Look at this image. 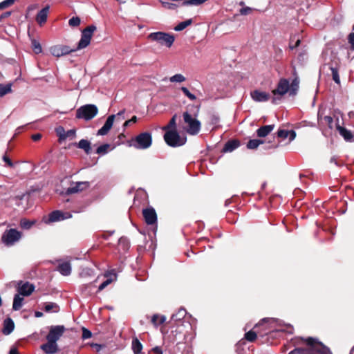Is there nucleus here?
<instances>
[{
  "instance_id": "f257e3e1",
  "label": "nucleus",
  "mask_w": 354,
  "mask_h": 354,
  "mask_svg": "<svg viewBox=\"0 0 354 354\" xmlns=\"http://www.w3.org/2000/svg\"><path fill=\"white\" fill-rule=\"evenodd\" d=\"M49 331L46 337L47 342L40 346V348L45 354H55L59 351L57 342L60 339L66 331L63 325L50 326Z\"/></svg>"
},
{
  "instance_id": "f03ea898",
  "label": "nucleus",
  "mask_w": 354,
  "mask_h": 354,
  "mask_svg": "<svg viewBox=\"0 0 354 354\" xmlns=\"http://www.w3.org/2000/svg\"><path fill=\"white\" fill-rule=\"evenodd\" d=\"M301 341L305 344V346L295 348L288 354H332L328 348L316 339L301 338Z\"/></svg>"
},
{
  "instance_id": "7ed1b4c3",
  "label": "nucleus",
  "mask_w": 354,
  "mask_h": 354,
  "mask_svg": "<svg viewBox=\"0 0 354 354\" xmlns=\"http://www.w3.org/2000/svg\"><path fill=\"white\" fill-rule=\"evenodd\" d=\"M198 113V109L196 112L193 113L187 111L183 113V121L186 126L184 129L190 135H196L201 130V124L199 120H197V115Z\"/></svg>"
},
{
  "instance_id": "20e7f679",
  "label": "nucleus",
  "mask_w": 354,
  "mask_h": 354,
  "mask_svg": "<svg viewBox=\"0 0 354 354\" xmlns=\"http://www.w3.org/2000/svg\"><path fill=\"white\" fill-rule=\"evenodd\" d=\"M290 93V81L286 78H281L277 85L275 89L272 91L273 97L271 98V102L274 104L282 99L287 93Z\"/></svg>"
},
{
  "instance_id": "39448f33",
  "label": "nucleus",
  "mask_w": 354,
  "mask_h": 354,
  "mask_svg": "<svg viewBox=\"0 0 354 354\" xmlns=\"http://www.w3.org/2000/svg\"><path fill=\"white\" fill-rule=\"evenodd\" d=\"M152 144V136L149 132H143L138 134L131 141V145L138 149H146Z\"/></svg>"
},
{
  "instance_id": "423d86ee",
  "label": "nucleus",
  "mask_w": 354,
  "mask_h": 354,
  "mask_svg": "<svg viewBox=\"0 0 354 354\" xmlns=\"http://www.w3.org/2000/svg\"><path fill=\"white\" fill-rule=\"evenodd\" d=\"M98 113V109L95 104H85L81 106L76 111V118L88 121L95 118Z\"/></svg>"
},
{
  "instance_id": "0eeeda50",
  "label": "nucleus",
  "mask_w": 354,
  "mask_h": 354,
  "mask_svg": "<svg viewBox=\"0 0 354 354\" xmlns=\"http://www.w3.org/2000/svg\"><path fill=\"white\" fill-rule=\"evenodd\" d=\"M147 38L151 41H156L168 48H170L173 45L175 40V37L173 35L164 32H151L147 36Z\"/></svg>"
},
{
  "instance_id": "6e6552de",
  "label": "nucleus",
  "mask_w": 354,
  "mask_h": 354,
  "mask_svg": "<svg viewBox=\"0 0 354 354\" xmlns=\"http://www.w3.org/2000/svg\"><path fill=\"white\" fill-rule=\"evenodd\" d=\"M164 140L169 146L177 147L185 145L187 138L180 136L176 130H168L164 135Z\"/></svg>"
},
{
  "instance_id": "1a4fd4ad",
  "label": "nucleus",
  "mask_w": 354,
  "mask_h": 354,
  "mask_svg": "<svg viewBox=\"0 0 354 354\" xmlns=\"http://www.w3.org/2000/svg\"><path fill=\"white\" fill-rule=\"evenodd\" d=\"M21 238V232L16 229H10L6 230L2 236L1 241L6 246H12L18 242Z\"/></svg>"
},
{
  "instance_id": "9d476101",
  "label": "nucleus",
  "mask_w": 354,
  "mask_h": 354,
  "mask_svg": "<svg viewBox=\"0 0 354 354\" xmlns=\"http://www.w3.org/2000/svg\"><path fill=\"white\" fill-rule=\"evenodd\" d=\"M96 29L95 26L91 25L82 31L81 39L78 42L76 50L84 48L90 44L93 34Z\"/></svg>"
},
{
  "instance_id": "9b49d317",
  "label": "nucleus",
  "mask_w": 354,
  "mask_h": 354,
  "mask_svg": "<svg viewBox=\"0 0 354 354\" xmlns=\"http://www.w3.org/2000/svg\"><path fill=\"white\" fill-rule=\"evenodd\" d=\"M90 186L88 181L72 182L70 187L66 189V194H72L80 192L86 189Z\"/></svg>"
},
{
  "instance_id": "f8f14e48",
  "label": "nucleus",
  "mask_w": 354,
  "mask_h": 354,
  "mask_svg": "<svg viewBox=\"0 0 354 354\" xmlns=\"http://www.w3.org/2000/svg\"><path fill=\"white\" fill-rule=\"evenodd\" d=\"M50 53L55 57H62L75 51L76 49H71L68 46L56 45L50 48Z\"/></svg>"
},
{
  "instance_id": "ddd939ff",
  "label": "nucleus",
  "mask_w": 354,
  "mask_h": 354,
  "mask_svg": "<svg viewBox=\"0 0 354 354\" xmlns=\"http://www.w3.org/2000/svg\"><path fill=\"white\" fill-rule=\"evenodd\" d=\"M143 217L147 225H153L157 223V214L153 207H148L142 210Z\"/></svg>"
},
{
  "instance_id": "4468645a",
  "label": "nucleus",
  "mask_w": 354,
  "mask_h": 354,
  "mask_svg": "<svg viewBox=\"0 0 354 354\" xmlns=\"http://www.w3.org/2000/svg\"><path fill=\"white\" fill-rule=\"evenodd\" d=\"M71 217V214L70 213H63L61 211L55 210L52 212L48 215V221H46V223H53V222H57L59 221L64 220L66 218H68Z\"/></svg>"
},
{
  "instance_id": "2eb2a0df",
  "label": "nucleus",
  "mask_w": 354,
  "mask_h": 354,
  "mask_svg": "<svg viewBox=\"0 0 354 354\" xmlns=\"http://www.w3.org/2000/svg\"><path fill=\"white\" fill-rule=\"evenodd\" d=\"M252 99L257 102H267L270 98V95L265 91L254 90L250 93Z\"/></svg>"
},
{
  "instance_id": "dca6fc26",
  "label": "nucleus",
  "mask_w": 354,
  "mask_h": 354,
  "mask_svg": "<svg viewBox=\"0 0 354 354\" xmlns=\"http://www.w3.org/2000/svg\"><path fill=\"white\" fill-rule=\"evenodd\" d=\"M115 117H116V115H109L107 118V119H106L105 123L104 124V125L102 126V127L100 128L97 131V135H98V136L106 135L108 133V132L110 131V129H111L113 122L115 119Z\"/></svg>"
},
{
  "instance_id": "f3484780",
  "label": "nucleus",
  "mask_w": 354,
  "mask_h": 354,
  "mask_svg": "<svg viewBox=\"0 0 354 354\" xmlns=\"http://www.w3.org/2000/svg\"><path fill=\"white\" fill-rule=\"evenodd\" d=\"M34 290H35L34 285H32L28 282H26V283H23L21 286H19L18 287V292L19 295H21L22 296L30 295L32 293V292L34 291Z\"/></svg>"
},
{
  "instance_id": "a211bd4d",
  "label": "nucleus",
  "mask_w": 354,
  "mask_h": 354,
  "mask_svg": "<svg viewBox=\"0 0 354 354\" xmlns=\"http://www.w3.org/2000/svg\"><path fill=\"white\" fill-rule=\"evenodd\" d=\"M337 130L339 133L344 138V139L347 142H353L354 141V135L353 133L348 130L347 129L341 127L340 125H337Z\"/></svg>"
},
{
  "instance_id": "6ab92c4d",
  "label": "nucleus",
  "mask_w": 354,
  "mask_h": 354,
  "mask_svg": "<svg viewBox=\"0 0 354 354\" xmlns=\"http://www.w3.org/2000/svg\"><path fill=\"white\" fill-rule=\"evenodd\" d=\"M49 6H46L37 13L36 16V21L40 26L46 23L49 12Z\"/></svg>"
},
{
  "instance_id": "aec40b11",
  "label": "nucleus",
  "mask_w": 354,
  "mask_h": 354,
  "mask_svg": "<svg viewBox=\"0 0 354 354\" xmlns=\"http://www.w3.org/2000/svg\"><path fill=\"white\" fill-rule=\"evenodd\" d=\"M57 270L64 276H68L71 273V265L68 261L59 263Z\"/></svg>"
},
{
  "instance_id": "412c9836",
  "label": "nucleus",
  "mask_w": 354,
  "mask_h": 354,
  "mask_svg": "<svg viewBox=\"0 0 354 354\" xmlns=\"http://www.w3.org/2000/svg\"><path fill=\"white\" fill-rule=\"evenodd\" d=\"M187 311L185 308H180L178 312L173 314L171 316V321L178 324V322H181L187 319Z\"/></svg>"
},
{
  "instance_id": "4be33fe9",
  "label": "nucleus",
  "mask_w": 354,
  "mask_h": 354,
  "mask_svg": "<svg viewBox=\"0 0 354 354\" xmlns=\"http://www.w3.org/2000/svg\"><path fill=\"white\" fill-rule=\"evenodd\" d=\"M274 128V124L265 125L257 130V135L259 137L264 138L267 136Z\"/></svg>"
},
{
  "instance_id": "5701e85b",
  "label": "nucleus",
  "mask_w": 354,
  "mask_h": 354,
  "mask_svg": "<svg viewBox=\"0 0 354 354\" xmlns=\"http://www.w3.org/2000/svg\"><path fill=\"white\" fill-rule=\"evenodd\" d=\"M277 136L283 140L289 138L290 141L293 140L296 137V133L294 131H288L285 129H280L277 131Z\"/></svg>"
},
{
  "instance_id": "b1692460",
  "label": "nucleus",
  "mask_w": 354,
  "mask_h": 354,
  "mask_svg": "<svg viewBox=\"0 0 354 354\" xmlns=\"http://www.w3.org/2000/svg\"><path fill=\"white\" fill-rule=\"evenodd\" d=\"M15 328V324L12 319L7 318L3 321V333L4 335H9L12 332Z\"/></svg>"
},
{
  "instance_id": "393cba45",
  "label": "nucleus",
  "mask_w": 354,
  "mask_h": 354,
  "mask_svg": "<svg viewBox=\"0 0 354 354\" xmlns=\"http://www.w3.org/2000/svg\"><path fill=\"white\" fill-rule=\"evenodd\" d=\"M77 147L83 149L86 154H89L91 150L90 142L85 139L80 140L77 144Z\"/></svg>"
},
{
  "instance_id": "a878e982",
  "label": "nucleus",
  "mask_w": 354,
  "mask_h": 354,
  "mask_svg": "<svg viewBox=\"0 0 354 354\" xmlns=\"http://www.w3.org/2000/svg\"><path fill=\"white\" fill-rule=\"evenodd\" d=\"M239 146V142L236 140H230L226 142L224 146L223 151L230 152L236 149Z\"/></svg>"
},
{
  "instance_id": "bb28decb",
  "label": "nucleus",
  "mask_w": 354,
  "mask_h": 354,
  "mask_svg": "<svg viewBox=\"0 0 354 354\" xmlns=\"http://www.w3.org/2000/svg\"><path fill=\"white\" fill-rule=\"evenodd\" d=\"M21 295L17 294L14 297L12 308L14 310H19L23 305L24 298L20 297Z\"/></svg>"
},
{
  "instance_id": "cd10ccee",
  "label": "nucleus",
  "mask_w": 354,
  "mask_h": 354,
  "mask_svg": "<svg viewBox=\"0 0 354 354\" xmlns=\"http://www.w3.org/2000/svg\"><path fill=\"white\" fill-rule=\"evenodd\" d=\"M131 346L134 354H140L141 353L142 345L137 337L133 339Z\"/></svg>"
},
{
  "instance_id": "c85d7f7f",
  "label": "nucleus",
  "mask_w": 354,
  "mask_h": 354,
  "mask_svg": "<svg viewBox=\"0 0 354 354\" xmlns=\"http://www.w3.org/2000/svg\"><path fill=\"white\" fill-rule=\"evenodd\" d=\"M44 309L46 313H57L59 310V306L53 302L45 304Z\"/></svg>"
},
{
  "instance_id": "c756f323",
  "label": "nucleus",
  "mask_w": 354,
  "mask_h": 354,
  "mask_svg": "<svg viewBox=\"0 0 354 354\" xmlns=\"http://www.w3.org/2000/svg\"><path fill=\"white\" fill-rule=\"evenodd\" d=\"M166 320V317L163 315L160 316L159 315H153L151 317V323L154 325V326L158 327L162 323H164Z\"/></svg>"
},
{
  "instance_id": "7c9ffc66",
  "label": "nucleus",
  "mask_w": 354,
  "mask_h": 354,
  "mask_svg": "<svg viewBox=\"0 0 354 354\" xmlns=\"http://www.w3.org/2000/svg\"><path fill=\"white\" fill-rule=\"evenodd\" d=\"M299 80L297 76H296L292 81L291 84H290V95H295L297 91L299 88Z\"/></svg>"
},
{
  "instance_id": "2f4dec72",
  "label": "nucleus",
  "mask_w": 354,
  "mask_h": 354,
  "mask_svg": "<svg viewBox=\"0 0 354 354\" xmlns=\"http://www.w3.org/2000/svg\"><path fill=\"white\" fill-rule=\"evenodd\" d=\"M192 23L193 20L192 19H189L179 23L177 26L174 27V29L175 31H181L186 28L187 26H190Z\"/></svg>"
},
{
  "instance_id": "473e14b6",
  "label": "nucleus",
  "mask_w": 354,
  "mask_h": 354,
  "mask_svg": "<svg viewBox=\"0 0 354 354\" xmlns=\"http://www.w3.org/2000/svg\"><path fill=\"white\" fill-rule=\"evenodd\" d=\"M263 143V141L259 139L250 140L247 143V148L249 149H255Z\"/></svg>"
},
{
  "instance_id": "72a5a7b5",
  "label": "nucleus",
  "mask_w": 354,
  "mask_h": 354,
  "mask_svg": "<svg viewBox=\"0 0 354 354\" xmlns=\"http://www.w3.org/2000/svg\"><path fill=\"white\" fill-rule=\"evenodd\" d=\"M12 84H8L6 85L0 84V97H3L5 95L12 92L11 88Z\"/></svg>"
},
{
  "instance_id": "f704fd0d",
  "label": "nucleus",
  "mask_w": 354,
  "mask_h": 354,
  "mask_svg": "<svg viewBox=\"0 0 354 354\" xmlns=\"http://www.w3.org/2000/svg\"><path fill=\"white\" fill-rule=\"evenodd\" d=\"M76 131L75 129H70L66 131V133L63 136H60V141L64 140L67 138L73 139L75 138Z\"/></svg>"
},
{
  "instance_id": "c9c22d12",
  "label": "nucleus",
  "mask_w": 354,
  "mask_h": 354,
  "mask_svg": "<svg viewBox=\"0 0 354 354\" xmlns=\"http://www.w3.org/2000/svg\"><path fill=\"white\" fill-rule=\"evenodd\" d=\"M176 115L175 114L170 120L169 124L163 128L164 130H176Z\"/></svg>"
},
{
  "instance_id": "e433bc0d",
  "label": "nucleus",
  "mask_w": 354,
  "mask_h": 354,
  "mask_svg": "<svg viewBox=\"0 0 354 354\" xmlns=\"http://www.w3.org/2000/svg\"><path fill=\"white\" fill-rule=\"evenodd\" d=\"M35 224V221H29L27 219H21L20 221V226L25 230L30 229Z\"/></svg>"
},
{
  "instance_id": "4c0bfd02",
  "label": "nucleus",
  "mask_w": 354,
  "mask_h": 354,
  "mask_svg": "<svg viewBox=\"0 0 354 354\" xmlns=\"http://www.w3.org/2000/svg\"><path fill=\"white\" fill-rule=\"evenodd\" d=\"M185 77H184V75H183L182 74H176L171 77H170L169 78V81L171 82H183L185 81Z\"/></svg>"
},
{
  "instance_id": "58836bf2",
  "label": "nucleus",
  "mask_w": 354,
  "mask_h": 354,
  "mask_svg": "<svg viewBox=\"0 0 354 354\" xmlns=\"http://www.w3.org/2000/svg\"><path fill=\"white\" fill-rule=\"evenodd\" d=\"M110 147L111 145L109 144L102 145L97 147L96 153L97 154H106L108 152Z\"/></svg>"
},
{
  "instance_id": "ea45409f",
  "label": "nucleus",
  "mask_w": 354,
  "mask_h": 354,
  "mask_svg": "<svg viewBox=\"0 0 354 354\" xmlns=\"http://www.w3.org/2000/svg\"><path fill=\"white\" fill-rule=\"evenodd\" d=\"M330 68L332 73L333 80L335 81V83L339 84L340 79L337 68L332 66Z\"/></svg>"
},
{
  "instance_id": "a19ab883",
  "label": "nucleus",
  "mask_w": 354,
  "mask_h": 354,
  "mask_svg": "<svg viewBox=\"0 0 354 354\" xmlns=\"http://www.w3.org/2000/svg\"><path fill=\"white\" fill-rule=\"evenodd\" d=\"M180 90L183 91L184 95L187 96L190 100H195L196 99V95L190 93L187 88L182 86L180 88Z\"/></svg>"
},
{
  "instance_id": "79ce46f5",
  "label": "nucleus",
  "mask_w": 354,
  "mask_h": 354,
  "mask_svg": "<svg viewBox=\"0 0 354 354\" xmlns=\"http://www.w3.org/2000/svg\"><path fill=\"white\" fill-rule=\"evenodd\" d=\"M182 331L178 330V328H176L175 330H171V334L169 335V338L170 342H175L178 341L177 335L178 334H181Z\"/></svg>"
},
{
  "instance_id": "37998d69",
  "label": "nucleus",
  "mask_w": 354,
  "mask_h": 354,
  "mask_svg": "<svg viewBox=\"0 0 354 354\" xmlns=\"http://www.w3.org/2000/svg\"><path fill=\"white\" fill-rule=\"evenodd\" d=\"M245 338L249 342H254L257 338V334L252 330H250L245 334Z\"/></svg>"
},
{
  "instance_id": "c03bdc74",
  "label": "nucleus",
  "mask_w": 354,
  "mask_h": 354,
  "mask_svg": "<svg viewBox=\"0 0 354 354\" xmlns=\"http://www.w3.org/2000/svg\"><path fill=\"white\" fill-rule=\"evenodd\" d=\"M80 19L78 17H73L68 21V24L71 27H77L80 24Z\"/></svg>"
},
{
  "instance_id": "a18cd8bd",
  "label": "nucleus",
  "mask_w": 354,
  "mask_h": 354,
  "mask_svg": "<svg viewBox=\"0 0 354 354\" xmlns=\"http://www.w3.org/2000/svg\"><path fill=\"white\" fill-rule=\"evenodd\" d=\"M32 50L36 54L41 53L42 48L40 44L38 41H37L36 40L32 41Z\"/></svg>"
},
{
  "instance_id": "49530a36",
  "label": "nucleus",
  "mask_w": 354,
  "mask_h": 354,
  "mask_svg": "<svg viewBox=\"0 0 354 354\" xmlns=\"http://www.w3.org/2000/svg\"><path fill=\"white\" fill-rule=\"evenodd\" d=\"M160 2L164 8L169 9V10H174L178 6L176 3H174L162 1H161Z\"/></svg>"
},
{
  "instance_id": "de8ad7c7",
  "label": "nucleus",
  "mask_w": 354,
  "mask_h": 354,
  "mask_svg": "<svg viewBox=\"0 0 354 354\" xmlns=\"http://www.w3.org/2000/svg\"><path fill=\"white\" fill-rule=\"evenodd\" d=\"M92 336V333L87 328L83 327L82 328V338L83 339H86L91 338Z\"/></svg>"
},
{
  "instance_id": "09e8293b",
  "label": "nucleus",
  "mask_w": 354,
  "mask_h": 354,
  "mask_svg": "<svg viewBox=\"0 0 354 354\" xmlns=\"http://www.w3.org/2000/svg\"><path fill=\"white\" fill-rule=\"evenodd\" d=\"M254 10V8H252L250 7L245 6L239 10V12L241 15H249L250 13H251L252 11Z\"/></svg>"
},
{
  "instance_id": "8fccbe9b",
  "label": "nucleus",
  "mask_w": 354,
  "mask_h": 354,
  "mask_svg": "<svg viewBox=\"0 0 354 354\" xmlns=\"http://www.w3.org/2000/svg\"><path fill=\"white\" fill-rule=\"evenodd\" d=\"M15 0H5L0 3V9L7 8L14 3Z\"/></svg>"
},
{
  "instance_id": "3c124183",
  "label": "nucleus",
  "mask_w": 354,
  "mask_h": 354,
  "mask_svg": "<svg viewBox=\"0 0 354 354\" xmlns=\"http://www.w3.org/2000/svg\"><path fill=\"white\" fill-rule=\"evenodd\" d=\"M2 159L6 163V165L9 167H13V162H12V160L9 158V157L7 156V154L6 153L5 155L3 156L2 157Z\"/></svg>"
},
{
  "instance_id": "603ef678",
  "label": "nucleus",
  "mask_w": 354,
  "mask_h": 354,
  "mask_svg": "<svg viewBox=\"0 0 354 354\" xmlns=\"http://www.w3.org/2000/svg\"><path fill=\"white\" fill-rule=\"evenodd\" d=\"M348 43L351 44V48L354 50V32H351L348 36Z\"/></svg>"
},
{
  "instance_id": "864d4df0",
  "label": "nucleus",
  "mask_w": 354,
  "mask_h": 354,
  "mask_svg": "<svg viewBox=\"0 0 354 354\" xmlns=\"http://www.w3.org/2000/svg\"><path fill=\"white\" fill-rule=\"evenodd\" d=\"M111 283V279H106V281H104V282H102L98 287V290L99 291H101L104 288H105L109 284H110Z\"/></svg>"
},
{
  "instance_id": "5fc2aeb1",
  "label": "nucleus",
  "mask_w": 354,
  "mask_h": 354,
  "mask_svg": "<svg viewBox=\"0 0 354 354\" xmlns=\"http://www.w3.org/2000/svg\"><path fill=\"white\" fill-rule=\"evenodd\" d=\"M124 113H125V110L123 109L120 111H119L115 115V118L117 120H123L124 119Z\"/></svg>"
},
{
  "instance_id": "6e6d98bb",
  "label": "nucleus",
  "mask_w": 354,
  "mask_h": 354,
  "mask_svg": "<svg viewBox=\"0 0 354 354\" xmlns=\"http://www.w3.org/2000/svg\"><path fill=\"white\" fill-rule=\"evenodd\" d=\"M137 121V117L133 116L131 119L127 120L124 123V127H126L129 125H130L131 123H135Z\"/></svg>"
},
{
  "instance_id": "4d7b16f0",
  "label": "nucleus",
  "mask_w": 354,
  "mask_h": 354,
  "mask_svg": "<svg viewBox=\"0 0 354 354\" xmlns=\"http://www.w3.org/2000/svg\"><path fill=\"white\" fill-rule=\"evenodd\" d=\"M56 132L59 137V140L60 141V136L64 135L66 133V131L63 127H59L56 129Z\"/></svg>"
},
{
  "instance_id": "13d9d810",
  "label": "nucleus",
  "mask_w": 354,
  "mask_h": 354,
  "mask_svg": "<svg viewBox=\"0 0 354 354\" xmlns=\"http://www.w3.org/2000/svg\"><path fill=\"white\" fill-rule=\"evenodd\" d=\"M324 120L325 122L327 123V124L328 125V127L330 128H332V124H333V119L332 117L330 116H325L324 117Z\"/></svg>"
},
{
  "instance_id": "bf43d9fd",
  "label": "nucleus",
  "mask_w": 354,
  "mask_h": 354,
  "mask_svg": "<svg viewBox=\"0 0 354 354\" xmlns=\"http://www.w3.org/2000/svg\"><path fill=\"white\" fill-rule=\"evenodd\" d=\"M151 351L153 353H155L156 354H163L162 349L159 346H156V347L153 348Z\"/></svg>"
},
{
  "instance_id": "052dcab7",
  "label": "nucleus",
  "mask_w": 354,
  "mask_h": 354,
  "mask_svg": "<svg viewBox=\"0 0 354 354\" xmlns=\"http://www.w3.org/2000/svg\"><path fill=\"white\" fill-rule=\"evenodd\" d=\"M119 244H120V245L123 244L124 245H125V246H127H127H128V245H129V243H128L127 239L126 238H123V237H122V238H120V240H119Z\"/></svg>"
},
{
  "instance_id": "680f3d73",
  "label": "nucleus",
  "mask_w": 354,
  "mask_h": 354,
  "mask_svg": "<svg viewBox=\"0 0 354 354\" xmlns=\"http://www.w3.org/2000/svg\"><path fill=\"white\" fill-rule=\"evenodd\" d=\"M31 138H32V140L36 142L41 139V135L40 133L33 134Z\"/></svg>"
},
{
  "instance_id": "e2e57ef3",
  "label": "nucleus",
  "mask_w": 354,
  "mask_h": 354,
  "mask_svg": "<svg viewBox=\"0 0 354 354\" xmlns=\"http://www.w3.org/2000/svg\"><path fill=\"white\" fill-rule=\"evenodd\" d=\"M300 42H301L300 39H297V41H295V44L294 45L290 44V49L296 48L297 46H299Z\"/></svg>"
},
{
  "instance_id": "0e129e2a",
  "label": "nucleus",
  "mask_w": 354,
  "mask_h": 354,
  "mask_svg": "<svg viewBox=\"0 0 354 354\" xmlns=\"http://www.w3.org/2000/svg\"><path fill=\"white\" fill-rule=\"evenodd\" d=\"M11 15V12H3L1 17H0V19H2L3 18H6V17H8L10 15Z\"/></svg>"
},
{
  "instance_id": "69168bd1",
  "label": "nucleus",
  "mask_w": 354,
  "mask_h": 354,
  "mask_svg": "<svg viewBox=\"0 0 354 354\" xmlns=\"http://www.w3.org/2000/svg\"><path fill=\"white\" fill-rule=\"evenodd\" d=\"M9 354H19L16 348H12L10 350Z\"/></svg>"
},
{
  "instance_id": "338daca9",
  "label": "nucleus",
  "mask_w": 354,
  "mask_h": 354,
  "mask_svg": "<svg viewBox=\"0 0 354 354\" xmlns=\"http://www.w3.org/2000/svg\"><path fill=\"white\" fill-rule=\"evenodd\" d=\"M35 316L36 317H41L43 316V313L41 312H40V311H35Z\"/></svg>"
},
{
  "instance_id": "774afa93",
  "label": "nucleus",
  "mask_w": 354,
  "mask_h": 354,
  "mask_svg": "<svg viewBox=\"0 0 354 354\" xmlns=\"http://www.w3.org/2000/svg\"><path fill=\"white\" fill-rule=\"evenodd\" d=\"M350 354H354V346H353V348H351V352H350Z\"/></svg>"
}]
</instances>
